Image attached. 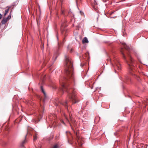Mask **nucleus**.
Returning a JSON list of instances; mask_svg holds the SVG:
<instances>
[{"label": "nucleus", "instance_id": "a211bd4d", "mask_svg": "<svg viewBox=\"0 0 148 148\" xmlns=\"http://www.w3.org/2000/svg\"><path fill=\"white\" fill-rule=\"evenodd\" d=\"M62 123H63L64 124V125H65V123H64V122L63 121H62Z\"/></svg>", "mask_w": 148, "mask_h": 148}, {"label": "nucleus", "instance_id": "0eeeda50", "mask_svg": "<svg viewBox=\"0 0 148 148\" xmlns=\"http://www.w3.org/2000/svg\"><path fill=\"white\" fill-rule=\"evenodd\" d=\"M10 8H11L10 6H8L6 7V10L5 11V12H4V16H5L6 15V14L8 13V12L9 11V9Z\"/></svg>", "mask_w": 148, "mask_h": 148}, {"label": "nucleus", "instance_id": "9d476101", "mask_svg": "<svg viewBox=\"0 0 148 148\" xmlns=\"http://www.w3.org/2000/svg\"><path fill=\"white\" fill-rule=\"evenodd\" d=\"M59 145L57 144H55L54 146L51 148H59Z\"/></svg>", "mask_w": 148, "mask_h": 148}, {"label": "nucleus", "instance_id": "4468645a", "mask_svg": "<svg viewBox=\"0 0 148 148\" xmlns=\"http://www.w3.org/2000/svg\"><path fill=\"white\" fill-rule=\"evenodd\" d=\"M36 139V136H34V140H35Z\"/></svg>", "mask_w": 148, "mask_h": 148}, {"label": "nucleus", "instance_id": "f03ea898", "mask_svg": "<svg viewBox=\"0 0 148 148\" xmlns=\"http://www.w3.org/2000/svg\"><path fill=\"white\" fill-rule=\"evenodd\" d=\"M124 47L125 49L127 50L128 52L127 53V55L128 58L129 60H127L126 58L124 53L122 51H121L123 57L125 60V62L128 65V71L129 74L134 77L138 81H140V79L139 77L136 75V69L134 66V60L132 58L130 54L131 49L130 48L125 44L124 45Z\"/></svg>", "mask_w": 148, "mask_h": 148}, {"label": "nucleus", "instance_id": "dca6fc26", "mask_svg": "<svg viewBox=\"0 0 148 148\" xmlns=\"http://www.w3.org/2000/svg\"><path fill=\"white\" fill-rule=\"evenodd\" d=\"M2 15L0 13V19L2 18Z\"/></svg>", "mask_w": 148, "mask_h": 148}, {"label": "nucleus", "instance_id": "20e7f679", "mask_svg": "<svg viewBox=\"0 0 148 148\" xmlns=\"http://www.w3.org/2000/svg\"><path fill=\"white\" fill-rule=\"evenodd\" d=\"M114 63L115 64V68L116 67V69L119 70H120L121 69V66L120 65V64L119 63L117 60L114 61Z\"/></svg>", "mask_w": 148, "mask_h": 148}, {"label": "nucleus", "instance_id": "f3484780", "mask_svg": "<svg viewBox=\"0 0 148 148\" xmlns=\"http://www.w3.org/2000/svg\"><path fill=\"white\" fill-rule=\"evenodd\" d=\"M66 120H67V121L68 122V123H69L70 124V122H69V120L67 118H66Z\"/></svg>", "mask_w": 148, "mask_h": 148}, {"label": "nucleus", "instance_id": "7ed1b4c3", "mask_svg": "<svg viewBox=\"0 0 148 148\" xmlns=\"http://www.w3.org/2000/svg\"><path fill=\"white\" fill-rule=\"evenodd\" d=\"M12 10H11L9 14L8 17L6 18H3L1 22V24L2 25L5 24L7 22L8 20H9L11 18V13Z\"/></svg>", "mask_w": 148, "mask_h": 148}, {"label": "nucleus", "instance_id": "9b49d317", "mask_svg": "<svg viewBox=\"0 0 148 148\" xmlns=\"http://www.w3.org/2000/svg\"><path fill=\"white\" fill-rule=\"evenodd\" d=\"M76 0V4L77 5V4L78 3H80L81 2L82 0Z\"/></svg>", "mask_w": 148, "mask_h": 148}, {"label": "nucleus", "instance_id": "2eb2a0df", "mask_svg": "<svg viewBox=\"0 0 148 148\" xmlns=\"http://www.w3.org/2000/svg\"><path fill=\"white\" fill-rule=\"evenodd\" d=\"M61 13L62 14H64V11H62L61 12Z\"/></svg>", "mask_w": 148, "mask_h": 148}, {"label": "nucleus", "instance_id": "39448f33", "mask_svg": "<svg viewBox=\"0 0 148 148\" xmlns=\"http://www.w3.org/2000/svg\"><path fill=\"white\" fill-rule=\"evenodd\" d=\"M130 80V78L128 75H126L124 78V81L125 82L128 83Z\"/></svg>", "mask_w": 148, "mask_h": 148}, {"label": "nucleus", "instance_id": "1a4fd4ad", "mask_svg": "<svg viewBox=\"0 0 148 148\" xmlns=\"http://www.w3.org/2000/svg\"><path fill=\"white\" fill-rule=\"evenodd\" d=\"M41 90L42 91V92L44 94V95L45 96H46V94L45 93V91L44 89L43 88V87L42 86H41L40 87Z\"/></svg>", "mask_w": 148, "mask_h": 148}, {"label": "nucleus", "instance_id": "ddd939ff", "mask_svg": "<svg viewBox=\"0 0 148 148\" xmlns=\"http://www.w3.org/2000/svg\"><path fill=\"white\" fill-rule=\"evenodd\" d=\"M69 118L70 120L72 122V115H71L70 114L69 115Z\"/></svg>", "mask_w": 148, "mask_h": 148}, {"label": "nucleus", "instance_id": "6e6552de", "mask_svg": "<svg viewBox=\"0 0 148 148\" xmlns=\"http://www.w3.org/2000/svg\"><path fill=\"white\" fill-rule=\"evenodd\" d=\"M88 41L87 38L86 37H84L82 40V43H88Z\"/></svg>", "mask_w": 148, "mask_h": 148}, {"label": "nucleus", "instance_id": "f257e3e1", "mask_svg": "<svg viewBox=\"0 0 148 148\" xmlns=\"http://www.w3.org/2000/svg\"><path fill=\"white\" fill-rule=\"evenodd\" d=\"M66 68L65 69V76L61 77L59 81L61 88L60 89V92L63 94L64 92L68 94L66 102H59L60 103L64 106L68 110L67 103L69 100L75 103L78 101L76 100V97L74 89L72 88L73 84H71L70 83L73 82L74 84L77 82L73 72V63L71 59L68 56H65Z\"/></svg>", "mask_w": 148, "mask_h": 148}, {"label": "nucleus", "instance_id": "f8f14e48", "mask_svg": "<svg viewBox=\"0 0 148 148\" xmlns=\"http://www.w3.org/2000/svg\"><path fill=\"white\" fill-rule=\"evenodd\" d=\"M26 140H23V141H22V144H21V146L22 147L23 146V144L25 143H26Z\"/></svg>", "mask_w": 148, "mask_h": 148}, {"label": "nucleus", "instance_id": "423d86ee", "mask_svg": "<svg viewBox=\"0 0 148 148\" xmlns=\"http://www.w3.org/2000/svg\"><path fill=\"white\" fill-rule=\"evenodd\" d=\"M59 55V53L58 51H57L54 53L53 56V59H54V61L56 60Z\"/></svg>", "mask_w": 148, "mask_h": 148}, {"label": "nucleus", "instance_id": "6ab92c4d", "mask_svg": "<svg viewBox=\"0 0 148 148\" xmlns=\"http://www.w3.org/2000/svg\"><path fill=\"white\" fill-rule=\"evenodd\" d=\"M26 135L25 136V138H26Z\"/></svg>", "mask_w": 148, "mask_h": 148}]
</instances>
